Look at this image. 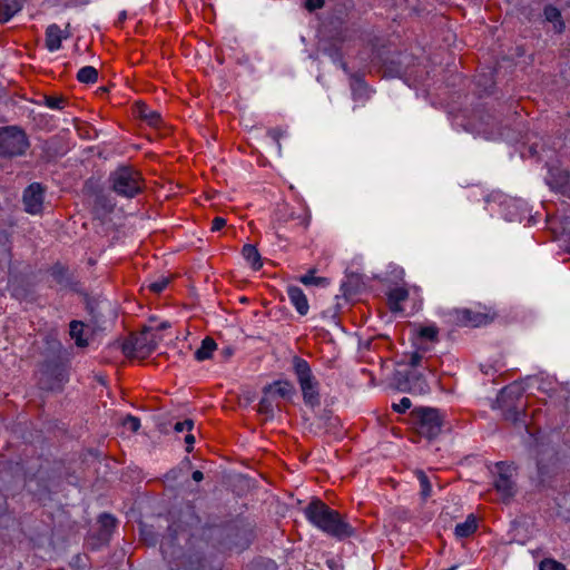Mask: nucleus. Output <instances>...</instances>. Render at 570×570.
<instances>
[{
	"instance_id": "nucleus-14",
	"label": "nucleus",
	"mask_w": 570,
	"mask_h": 570,
	"mask_svg": "<svg viewBox=\"0 0 570 570\" xmlns=\"http://www.w3.org/2000/svg\"><path fill=\"white\" fill-rule=\"evenodd\" d=\"M291 304L302 316L306 315L309 309L308 301L302 288L295 285H288L286 288Z\"/></svg>"
},
{
	"instance_id": "nucleus-3",
	"label": "nucleus",
	"mask_w": 570,
	"mask_h": 570,
	"mask_svg": "<svg viewBox=\"0 0 570 570\" xmlns=\"http://www.w3.org/2000/svg\"><path fill=\"white\" fill-rule=\"evenodd\" d=\"M112 190L122 197L131 198L142 189V178L139 171L129 166L117 168L110 174Z\"/></svg>"
},
{
	"instance_id": "nucleus-29",
	"label": "nucleus",
	"mask_w": 570,
	"mask_h": 570,
	"mask_svg": "<svg viewBox=\"0 0 570 570\" xmlns=\"http://www.w3.org/2000/svg\"><path fill=\"white\" fill-rule=\"evenodd\" d=\"M539 570H566V567L553 559H544L540 562Z\"/></svg>"
},
{
	"instance_id": "nucleus-24",
	"label": "nucleus",
	"mask_w": 570,
	"mask_h": 570,
	"mask_svg": "<svg viewBox=\"0 0 570 570\" xmlns=\"http://www.w3.org/2000/svg\"><path fill=\"white\" fill-rule=\"evenodd\" d=\"M83 327H85V325L80 321H72L70 323V331H69L70 336L72 340H75L76 345L79 347H85L88 345L87 340H85L82 337Z\"/></svg>"
},
{
	"instance_id": "nucleus-40",
	"label": "nucleus",
	"mask_w": 570,
	"mask_h": 570,
	"mask_svg": "<svg viewBox=\"0 0 570 570\" xmlns=\"http://www.w3.org/2000/svg\"><path fill=\"white\" fill-rule=\"evenodd\" d=\"M185 442H186V444H187V448H186L187 452H190V451H191V449H193V444L195 443V438H194V435H193V434H190V433H189V434H187V435L185 436Z\"/></svg>"
},
{
	"instance_id": "nucleus-39",
	"label": "nucleus",
	"mask_w": 570,
	"mask_h": 570,
	"mask_svg": "<svg viewBox=\"0 0 570 570\" xmlns=\"http://www.w3.org/2000/svg\"><path fill=\"white\" fill-rule=\"evenodd\" d=\"M514 390H519V386H513V385H510V386H507L504 387L502 391H501V397L504 399L505 395H511L514 393Z\"/></svg>"
},
{
	"instance_id": "nucleus-42",
	"label": "nucleus",
	"mask_w": 570,
	"mask_h": 570,
	"mask_svg": "<svg viewBox=\"0 0 570 570\" xmlns=\"http://www.w3.org/2000/svg\"><path fill=\"white\" fill-rule=\"evenodd\" d=\"M126 19H127V12L126 11H121L119 13V16H118L116 24L120 26Z\"/></svg>"
},
{
	"instance_id": "nucleus-8",
	"label": "nucleus",
	"mask_w": 570,
	"mask_h": 570,
	"mask_svg": "<svg viewBox=\"0 0 570 570\" xmlns=\"http://www.w3.org/2000/svg\"><path fill=\"white\" fill-rule=\"evenodd\" d=\"M498 476L494 480V489L503 502H508L515 494V483L513 481L514 468L505 462L495 464Z\"/></svg>"
},
{
	"instance_id": "nucleus-1",
	"label": "nucleus",
	"mask_w": 570,
	"mask_h": 570,
	"mask_svg": "<svg viewBox=\"0 0 570 570\" xmlns=\"http://www.w3.org/2000/svg\"><path fill=\"white\" fill-rule=\"evenodd\" d=\"M303 512L313 527L337 540L348 538L354 532L346 518L321 499H312Z\"/></svg>"
},
{
	"instance_id": "nucleus-10",
	"label": "nucleus",
	"mask_w": 570,
	"mask_h": 570,
	"mask_svg": "<svg viewBox=\"0 0 570 570\" xmlns=\"http://www.w3.org/2000/svg\"><path fill=\"white\" fill-rule=\"evenodd\" d=\"M43 188L40 184H31L23 193V205L27 213L36 215L42 210Z\"/></svg>"
},
{
	"instance_id": "nucleus-22",
	"label": "nucleus",
	"mask_w": 570,
	"mask_h": 570,
	"mask_svg": "<svg viewBox=\"0 0 570 570\" xmlns=\"http://www.w3.org/2000/svg\"><path fill=\"white\" fill-rule=\"evenodd\" d=\"M242 254L253 269L258 271L263 266L261 255L254 245L246 244L243 247Z\"/></svg>"
},
{
	"instance_id": "nucleus-31",
	"label": "nucleus",
	"mask_w": 570,
	"mask_h": 570,
	"mask_svg": "<svg viewBox=\"0 0 570 570\" xmlns=\"http://www.w3.org/2000/svg\"><path fill=\"white\" fill-rule=\"evenodd\" d=\"M124 425L127 426L130 431L137 432L140 428V421L136 416L128 415L124 421Z\"/></svg>"
},
{
	"instance_id": "nucleus-26",
	"label": "nucleus",
	"mask_w": 570,
	"mask_h": 570,
	"mask_svg": "<svg viewBox=\"0 0 570 570\" xmlns=\"http://www.w3.org/2000/svg\"><path fill=\"white\" fill-rule=\"evenodd\" d=\"M314 274V269L308 271L307 274L299 277V282L306 286H325L328 284L325 277H318Z\"/></svg>"
},
{
	"instance_id": "nucleus-21",
	"label": "nucleus",
	"mask_w": 570,
	"mask_h": 570,
	"mask_svg": "<svg viewBox=\"0 0 570 570\" xmlns=\"http://www.w3.org/2000/svg\"><path fill=\"white\" fill-rule=\"evenodd\" d=\"M476 528V519L473 514H470L464 522L455 525L454 533L458 538H468L475 532Z\"/></svg>"
},
{
	"instance_id": "nucleus-12",
	"label": "nucleus",
	"mask_w": 570,
	"mask_h": 570,
	"mask_svg": "<svg viewBox=\"0 0 570 570\" xmlns=\"http://www.w3.org/2000/svg\"><path fill=\"white\" fill-rule=\"evenodd\" d=\"M548 224L556 237L564 243L566 249L570 253V216L549 218Z\"/></svg>"
},
{
	"instance_id": "nucleus-19",
	"label": "nucleus",
	"mask_w": 570,
	"mask_h": 570,
	"mask_svg": "<svg viewBox=\"0 0 570 570\" xmlns=\"http://www.w3.org/2000/svg\"><path fill=\"white\" fill-rule=\"evenodd\" d=\"M543 16L546 21L553 23L554 31L561 33L566 29V23L562 19L561 11L552 6L547 4L543 9Z\"/></svg>"
},
{
	"instance_id": "nucleus-18",
	"label": "nucleus",
	"mask_w": 570,
	"mask_h": 570,
	"mask_svg": "<svg viewBox=\"0 0 570 570\" xmlns=\"http://www.w3.org/2000/svg\"><path fill=\"white\" fill-rule=\"evenodd\" d=\"M23 7V0H0V21H9Z\"/></svg>"
},
{
	"instance_id": "nucleus-20",
	"label": "nucleus",
	"mask_w": 570,
	"mask_h": 570,
	"mask_svg": "<svg viewBox=\"0 0 570 570\" xmlns=\"http://www.w3.org/2000/svg\"><path fill=\"white\" fill-rule=\"evenodd\" d=\"M216 348H217L216 342L212 337L206 336L202 341L200 347L196 350L195 358L200 362L209 360L213 356V353Z\"/></svg>"
},
{
	"instance_id": "nucleus-38",
	"label": "nucleus",
	"mask_w": 570,
	"mask_h": 570,
	"mask_svg": "<svg viewBox=\"0 0 570 570\" xmlns=\"http://www.w3.org/2000/svg\"><path fill=\"white\" fill-rule=\"evenodd\" d=\"M90 0H66L67 7H78V6H85L88 4Z\"/></svg>"
},
{
	"instance_id": "nucleus-6",
	"label": "nucleus",
	"mask_w": 570,
	"mask_h": 570,
	"mask_svg": "<svg viewBox=\"0 0 570 570\" xmlns=\"http://www.w3.org/2000/svg\"><path fill=\"white\" fill-rule=\"evenodd\" d=\"M29 146L28 138L17 127L0 128V155L14 157L23 155Z\"/></svg>"
},
{
	"instance_id": "nucleus-7",
	"label": "nucleus",
	"mask_w": 570,
	"mask_h": 570,
	"mask_svg": "<svg viewBox=\"0 0 570 570\" xmlns=\"http://www.w3.org/2000/svg\"><path fill=\"white\" fill-rule=\"evenodd\" d=\"M397 389L411 394H426L430 392V385L424 375L416 368H410L405 372H399L396 375Z\"/></svg>"
},
{
	"instance_id": "nucleus-17",
	"label": "nucleus",
	"mask_w": 570,
	"mask_h": 570,
	"mask_svg": "<svg viewBox=\"0 0 570 570\" xmlns=\"http://www.w3.org/2000/svg\"><path fill=\"white\" fill-rule=\"evenodd\" d=\"M266 393L273 395V397H282L287 399L291 397L294 392V386L288 381H275L272 384H268L264 387Z\"/></svg>"
},
{
	"instance_id": "nucleus-28",
	"label": "nucleus",
	"mask_w": 570,
	"mask_h": 570,
	"mask_svg": "<svg viewBox=\"0 0 570 570\" xmlns=\"http://www.w3.org/2000/svg\"><path fill=\"white\" fill-rule=\"evenodd\" d=\"M416 478L420 482L422 497L424 499L429 498L431 495L432 485H431V482H430L428 475L423 471H417Z\"/></svg>"
},
{
	"instance_id": "nucleus-23",
	"label": "nucleus",
	"mask_w": 570,
	"mask_h": 570,
	"mask_svg": "<svg viewBox=\"0 0 570 570\" xmlns=\"http://www.w3.org/2000/svg\"><path fill=\"white\" fill-rule=\"evenodd\" d=\"M276 406L277 404L275 403V399L273 397V395L266 393V390L263 389V397L258 403V412L272 417L274 415V409Z\"/></svg>"
},
{
	"instance_id": "nucleus-32",
	"label": "nucleus",
	"mask_w": 570,
	"mask_h": 570,
	"mask_svg": "<svg viewBox=\"0 0 570 570\" xmlns=\"http://www.w3.org/2000/svg\"><path fill=\"white\" fill-rule=\"evenodd\" d=\"M194 426V421L190 419H186L181 422H177L174 426V430L178 433L184 431H190Z\"/></svg>"
},
{
	"instance_id": "nucleus-35",
	"label": "nucleus",
	"mask_w": 570,
	"mask_h": 570,
	"mask_svg": "<svg viewBox=\"0 0 570 570\" xmlns=\"http://www.w3.org/2000/svg\"><path fill=\"white\" fill-rule=\"evenodd\" d=\"M421 361H422V356L420 354V352H414L411 354L410 358H409V365L411 366V368H416L417 366L421 365Z\"/></svg>"
},
{
	"instance_id": "nucleus-33",
	"label": "nucleus",
	"mask_w": 570,
	"mask_h": 570,
	"mask_svg": "<svg viewBox=\"0 0 570 570\" xmlns=\"http://www.w3.org/2000/svg\"><path fill=\"white\" fill-rule=\"evenodd\" d=\"M168 285V279L167 278H161L157 282H154L149 285V289L153 292V293H160L163 292Z\"/></svg>"
},
{
	"instance_id": "nucleus-4",
	"label": "nucleus",
	"mask_w": 570,
	"mask_h": 570,
	"mask_svg": "<svg viewBox=\"0 0 570 570\" xmlns=\"http://www.w3.org/2000/svg\"><path fill=\"white\" fill-rule=\"evenodd\" d=\"M416 432L429 440L436 438L443 425V415L436 409L417 407L411 413Z\"/></svg>"
},
{
	"instance_id": "nucleus-13",
	"label": "nucleus",
	"mask_w": 570,
	"mask_h": 570,
	"mask_svg": "<svg viewBox=\"0 0 570 570\" xmlns=\"http://www.w3.org/2000/svg\"><path fill=\"white\" fill-rule=\"evenodd\" d=\"M135 115L153 128H159L163 124L161 115L157 110L149 108L144 102L136 104Z\"/></svg>"
},
{
	"instance_id": "nucleus-5",
	"label": "nucleus",
	"mask_w": 570,
	"mask_h": 570,
	"mask_svg": "<svg viewBox=\"0 0 570 570\" xmlns=\"http://www.w3.org/2000/svg\"><path fill=\"white\" fill-rule=\"evenodd\" d=\"M453 321L460 326L480 327L493 322L497 314L488 306L475 305L469 308H459L452 312Z\"/></svg>"
},
{
	"instance_id": "nucleus-34",
	"label": "nucleus",
	"mask_w": 570,
	"mask_h": 570,
	"mask_svg": "<svg viewBox=\"0 0 570 570\" xmlns=\"http://www.w3.org/2000/svg\"><path fill=\"white\" fill-rule=\"evenodd\" d=\"M324 0H305V7L309 11H314L324 7Z\"/></svg>"
},
{
	"instance_id": "nucleus-16",
	"label": "nucleus",
	"mask_w": 570,
	"mask_h": 570,
	"mask_svg": "<svg viewBox=\"0 0 570 570\" xmlns=\"http://www.w3.org/2000/svg\"><path fill=\"white\" fill-rule=\"evenodd\" d=\"M419 350L428 351V346H423L424 342L435 343L439 341V328L435 325L421 326L417 330Z\"/></svg>"
},
{
	"instance_id": "nucleus-41",
	"label": "nucleus",
	"mask_w": 570,
	"mask_h": 570,
	"mask_svg": "<svg viewBox=\"0 0 570 570\" xmlns=\"http://www.w3.org/2000/svg\"><path fill=\"white\" fill-rule=\"evenodd\" d=\"M191 478H193L194 481L200 482L204 479V474H203L202 471L196 470V471L193 472Z\"/></svg>"
},
{
	"instance_id": "nucleus-37",
	"label": "nucleus",
	"mask_w": 570,
	"mask_h": 570,
	"mask_svg": "<svg viewBox=\"0 0 570 570\" xmlns=\"http://www.w3.org/2000/svg\"><path fill=\"white\" fill-rule=\"evenodd\" d=\"M100 522L104 527H114L116 523V519L110 514H102L100 517Z\"/></svg>"
},
{
	"instance_id": "nucleus-9",
	"label": "nucleus",
	"mask_w": 570,
	"mask_h": 570,
	"mask_svg": "<svg viewBox=\"0 0 570 570\" xmlns=\"http://www.w3.org/2000/svg\"><path fill=\"white\" fill-rule=\"evenodd\" d=\"M157 343L150 331L130 337L124 343V352L127 355L145 358L156 350Z\"/></svg>"
},
{
	"instance_id": "nucleus-30",
	"label": "nucleus",
	"mask_w": 570,
	"mask_h": 570,
	"mask_svg": "<svg viewBox=\"0 0 570 570\" xmlns=\"http://www.w3.org/2000/svg\"><path fill=\"white\" fill-rule=\"evenodd\" d=\"M412 405V402L409 397L404 396L400 400L399 403H393L392 409L397 413L406 412Z\"/></svg>"
},
{
	"instance_id": "nucleus-15",
	"label": "nucleus",
	"mask_w": 570,
	"mask_h": 570,
	"mask_svg": "<svg viewBox=\"0 0 570 570\" xmlns=\"http://www.w3.org/2000/svg\"><path fill=\"white\" fill-rule=\"evenodd\" d=\"M409 297V291L402 286L394 287L390 289L387 294V303L391 312L397 313L402 312V303L405 302Z\"/></svg>"
},
{
	"instance_id": "nucleus-11",
	"label": "nucleus",
	"mask_w": 570,
	"mask_h": 570,
	"mask_svg": "<svg viewBox=\"0 0 570 570\" xmlns=\"http://www.w3.org/2000/svg\"><path fill=\"white\" fill-rule=\"evenodd\" d=\"M70 37L69 23L66 29H61L57 23H51L46 28L45 46L50 52L58 51L62 41Z\"/></svg>"
},
{
	"instance_id": "nucleus-25",
	"label": "nucleus",
	"mask_w": 570,
	"mask_h": 570,
	"mask_svg": "<svg viewBox=\"0 0 570 570\" xmlns=\"http://www.w3.org/2000/svg\"><path fill=\"white\" fill-rule=\"evenodd\" d=\"M98 79V71L92 66H86L79 69L77 80L81 83H95Z\"/></svg>"
},
{
	"instance_id": "nucleus-36",
	"label": "nucleus",
	"mask_w": 570,
	"mask_h": 570,
	"mask_svg": "<svg viewBox=\"0 0 570 570\" xmlns=\"http://www.w3.org/2000/svg\"><path fill=\"white\" fill-rule=\"evenodd\" d=\"M226 225V219L223 217H215L212 222V230L217 232L224 228Z\"/></svg>"
},
{
	"instance_id": "nucleus-27",
	"label": "nucleus",
	"mask_w": 570,
	"mask_h": 570,
	"mask_svg": "<svg viewBox=\"0 0 570 570\" xmlns=\"http://www.w3.org/2000/svg\"><path fill=\"white\" fill-rule=\"evenodd\" d=\"M45 106L52 110H61L66 107L67 100L62 96H45Z\"/></svg>"
},
{
	"instance_id": "nucleus-43",
	"label": "nucleus",
	"mask_w": 570,
	"mask_h": 570,
	"mask_svg": "<svg viewBox=\"0 0 570 570\" xmlns=\"http://www.w3.org/2000/svg\"><path fill=\"white\" fill-rule=\"evenodd\" d=\"M165 547H166V543L163 541L161 544H160V548H161V551L164 553H166V548Z\"/></svg>"
},
{
	"instance_id": "nucleus-2",
	"label": "nucleus",
	"mask_w": 570,
	"mask_h": 570,
	"mask_svg": "<svg viewBox=\"0 0 570 570\" xmlns=\"http://www.w3.org/2000/svg\"><path fill=\"white\" fill-rule=\"evenodd\" d=\"M293 371L299 385L305 405L314 409L321 404V383L308 362L299 356L293 358Z\"/></svg>"
}]
</instances>
